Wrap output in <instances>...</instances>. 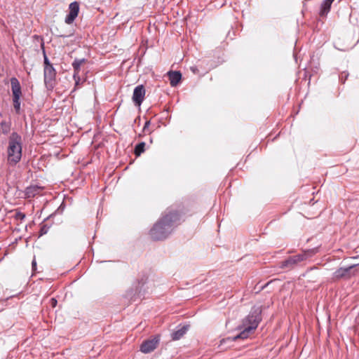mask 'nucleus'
<instances>
[{
    "label": "nucleus",
    "instance_id": "obj_19",
    "mask_svg": "<svg viewBox=\"0 0 359 359\" xmlns=\"http://www.w3.org/2000/svg\"><path fill=\"white\" fill-rule=\"evenodd\" d=\"M15 217L16 219L23 220L25 218V214L22 212H17Z\"/></svg>",
    "mask_w": 359,
    "mask_h": 359
},
{
    "label": "nucleus",
    "instance_id": "obj_1",
    "mask_svg": "<svg viewBox=\"0 0 359 359\" xmlns=\"http://www.w3.org/2000/svg\"><path fill=\"white\" fill-rule=\"evenodd\" d=\"M177 219V215L172 213L166 215L162 220L156 223L151 229L150 235L154 240H161L168 236L171 231V222Z\"/></svg>",
    "mask_w": 359,
    "mask_h": 359
},
{
    "label": "nucleus",
    "instance_id": "obj_15",
    "mask_svg": "<svg viewBox=\"0 0 359 359\" xmlns=\"http://www.w3.org/2000/svg\"><path fill=\"white\" fill-rule=\"evenodd\" d=\"M188 329H189V326L188 325H185V326H183L182 327H181L180 330L174 332L172 334V340H178V339H180V338H182L184 335V334L187 332Z\"/></svg>",
    "mask_w": 359,
    "mask_h": 359
},
{
    "label": "nucleus",
    "instance_id": "obj_17",
    "mask_svg": "<svg viewBox=\"0 0 359 359\" xmlns=\"http://www.w3.org/2000/svg\"><path fill=\"white\" fill-rule=\"evenodd\" d=\"M146 144L144 142H140L137 144L134 149V154L137 157L140 156L145 149Z\"/></svg>",
    "mask_w": 359,
    "mask_h": 359
},
{
    "label": "nucleus",
    "instance_id": "obj_23",
    "mask_svg": "<svg viewBox=\"0 0 359 359\" xmlns=\"http://www.w3.org/2000/svg\"><path fill=\"white\" fill-rule=\"evenodd\" d=\"M8 163L11 165H15L18 162H19L20 158H8Z\"/></svg>",
    "mask_w": 359,
    "mask_h": 359
},
{
    "label": "nucleus",
    "instance_id": "obj_16",
    "mask_svg": "<svg viewBox=\"0 0 359 359\" xmlns=\"http://www.w3.org/2000/svg\"><path fill=\"white\" fill-rule=\"evenodd\" d=\"M11 122L2 121L0 123L1 131L4 135H8L11 131Z\"/></svg>",
    "mask_w": 359,
    "mask_h": 359
},
{
    "label": "nucleus",
    "instance_id": "obj_14",
    "mask_svg": "<svg viewBox=\"0 0 359 359\" xmlns=\"http://www.w3.org/2000/svg\"><path fill=\"white\" fill-rule=\"evenodd\" d=\"M334 0H324L320 11V16H326L330 11L331 5Z\"/></svg>",
    "mask_w": 359,
    "mask_h": 359
},
{
    "label": "nucleus",
    "instance_id": "obj_2",
    "mask_svg": "<svg viewBox=\"0 0 359 359\" xmlns=\"http://www.w3.org/2000/svg\"><path fill=\"white\" fill-rule=\"evenodd\" d=\"M259 322V318L257 315H249L243 320L242 325L239 327V330H241V333L233 337V340L248 338L250 334L257 327Z\"/></svg>",
    "mask_w": 359,
    "mask_h": 359
},
{
    "label": "nucleus",
    "instance_id": "obj_12",
    "mask_svg": "<svg viewBox=\"0 0 359 359\" xmlns=\"http://www.w3.org/2000/svg\"><path fill=\"white\" fill-rule=\"evenodd\" d=\"M170 86H176L182 79V74L177 71H170L168 73Z\"/></svg>",
    "mask_w": 359,
    "mask_h": 359
},
{
    "label": "nucleus",
    "instance_id": "obj_11",
    "mask_svg": "<svg viewBox=\"0 0 359 359\" xmlns=\"http://www.w3.org/2000/svg\"><path fill=\"white\" fill-rule=\"evenodd\" d=\"M313 254V251H308V252H304L302 254H299V255L291 257L286 261V265H292V264H297L300 262L305 260L307 257L312 256Z\"/></svg>",
    "mask_w": 359,
    "mask_h": 359
},
{
    "label": "nucleus",
    "instance_id": "obj_18",
    "mask_svg": "<svg viewBox=\"0 0 359 359\" xmlns=\"http://www.w3.org/2000/svg\"><path fill=\"white\" fill-rule=\"evenodd\" d=\"M104 151V149L102 148V147H101L100 144H99L97 146V147H96L95 149V151L93 152V155L94 156H100V155H103V152Z\"/></svg>",
    "mask_w": 359,
    "mask_h": 359
},
{
    "label": "nucleus",
    "instance_id": "obj_25",
    "mask_svg": "<svg viewBox=\"0 0 359 359\" xmlns=\"http://www.w3.org/2000/svg\"><path fill=\"white\" fill-rule=\"evenodd\" d=\"M44 65L45 67H48V65H51L48 57L45 55L44 57Z\"/></svg>",
    "mask_w": 359,
    "mask_h": 359
},
{
    "label": "nucleus",
    "instance_id": "obj_21",
    "mask_svg": "<svg viewBox=\"0 0 359 359\" xmlns=\"http://www.w3.org/2000/svg\"><path fill=\"white\" fill-rule=\"evenodd\" d=\"M48 230V228L46 225L42 226L39 231L40 236H43L46 233H47Z\"/></svg>",
    "mask_w": 359,
    "mask_h": 359
},
{
    "label": "nucleus",
    "instance_id": "obj_4",
    "mask_svg": "<svg viewBox=\"0 0 359 359\" xmlns=\"http://www.w3.org/2000/svg\"><path fill=\"white\" fill-rule=\"evenodd\" d=\"M21 137L17 133H13L9 139L8 149V157L21 155Z\"/></svg>",
    "mask_w": 359,
    "mask_h": 359
},
{
    "label": "nucleus",
    "instance_id": "obj_7",
    "mask_svg": "<svg viewBox=\"0 0 359 359\" xmlns=\"http://www.w3.org/2000/svg\"><path fill=\"white\" fill-rule=\"evenodd\" d=\"M69 13L65 18L67 24H72L77 17L79 11V5L76 1L72 2L69 6Z\"/></svg>",
    "mask_w": 359,
    "mask_h": 359
},
{
    "label": "nucleus",
    "instance_id": "obj_20",
    "mask_svg": "<svg viewBox=\"0 0 359 359\" xmlns=\"http://www.w3.org/2000/svg\"><path fill=\"white\" fill-rule=\"evenodd\" d=\"M149 126H150V121H147L144 123V128H143V132L145 133H150L151 131L149 130Z\"/></svg>",
    "mask_w": 359,
    "mask_h": 359
},
{
    "label": "nucleus",
    "instance_id": "obj_13",
    "mask_svg": "<svg viewBox=\"0 0 359 359\" xmlns=\"http://www.w3.org/2000/svg\"><path fill=\"white\" fill-rule=\"evenodd\" d=\"M56 75V72L52 65L44 67V80L46 82L53 81Z\"/></svg>",
    "mask_w": 359,
    "mask_h": 359
},
{
    "label": "nucleus",
    "instance_id": "obj_3",
    "mask_svg": "<svg viewBox=\"0 0 359 359\" xmlns=\"http://www.w3.org/2000/svg\"><path fill=\"white\" fill-rule=\"evenodd\" d=\"M11 85L13 93V107L16 113H19L20 109V100L22 95L20 83L15 77H13L11 79Z\"/></svg>",
    "mask_w": 359,
    "mask_h": 359
},
{
    "label": "nucleus",
    "instance_id": "obj_5",
    "mask_svg": "<svg viewBox=\"0 0 359 359\" xmlns=\"http://www.w3.org/2000/svg\"><path fill=\"white\" fill-rule=\"evenodd\" d=\"M158 341L159 339L158 337L146 340L141 344L140 351L144 353H150L157 347Z\"/></svg>",
    "mask_w": 359,
    "mask_h": 359
},
{
    "label": "nucleus",
    "instance_id": "obj_26",
    "mask_svg": "<svg viewBox=\"0 0 359 359\" xmlns=\"http://www.w3.org/2000/svg\"><path fill=\"white\" fill-rule=\"evenodd\" d=\"M32 269L33 271H35L36 270V262L35 259H34L32 262Z\"/></svg>",
    "mask_w": 359,
    "mask_h": 359
},
{
    "label": "nucleus",
    "instance_id": "obj_24",
    "mask_svg": "<svg viewBox=\"0 0 359 359\" xmlns=\"http://www.w3.org/2000/svg\"><path fill=\"white\" fill-rule=\"evenodd\" d=\"M57 301L55 298H51L50 299L49 304L51 306L52 308H55L57 306Z\"/></svg>",
    "mask_w": 359,
    "mask_h": 359
},
{
    "label": "nucleus",
    "instance_id": "obj_6",
    "mask_svg": "<svg viewBox=\"0 0 359 359\" xmlns=\"http://www.w3.org/2000/svg\"><path fill=\"white\" fill-rule=\"evenodd\" d=\"M145 96V88L143 85H139L134 89L133 101L135 105L140 107Z\"/></svg>",
    "mask_w": 359,
    "mask_h": 359
},
{
    "label": "nucleus",
    "instance_id": "obj_10",
    "mask_svg": "<svg viewBox=\"0 0 359 359\" xmlns=\"http://www.w3.org/2000/svg\"><path fill=\"white\" fill-rule=\"evenodd\" d=\"M313 254V251H308V252H304L302 254H299V255L291 257L286 261V265H292V264H297L300 262L305 260L307 257L312 256Z\"/></svg>",
    "mask_w": 359,
    "mask_h": 359
},
{
    "label": "nucleus",
    "instance_id": "obj_27",
    "mask_svg": "<svg viewBox=\"0 0 359 359\" xmlns=\"http://www.w3.org/2000/svg\"><path fill=\"white\" fill-rule=\"evenodd\" d=\"M191 71H192V72H193V73H194V74H197V73H198V69H197V67H191Z\"/></svg>",
    "mask_w": 359,
    "mask_h": 359
},
{
    "label": "nucleus",
    "instance_id": "obj_9",
    "mask_svg": "<svg viewBox=\"0 0 359 359\" xmlns=\"http://www.w3.org/2000/svg\"><path fill=\"white\" fill-rule=\"evenodd\" d=\"M355 267V265H352L346 268H340L337 269L334 273V278H347L351 277L353 274V270Z\"/></svg>",
    "mask_w": 359,
    "mask_h": 359
},
{
    "label": "nucleus",
    "instance_id": "obj_22",
    "mask_svg": "<svg viewBox=\"0 0 359 359\" xmlns=\"http://www.w3.org/2000/svg\"><path fill=\"white\" fill-rule=\"evenodd\" d=\"M82 62H83V61H82V60H80V61H74V62H73V67H74V70H75L76 72H77V71H78V69H79V67H80V65H81V63H82Z\"/></svg>",
    "mask_w": 359,
    "mask_h": 359
},
{
    "label": "nucleus",
    "instance_id": "obj_8",
    "mask_svg": "<svg viewBox=\"0 0 359 359\" xmlns=\"http://www.w3.org/2000/svg\"><path fill=\"white\" fill-rule=\"evenodd\" d=\"M43 187L39 185H30L27 187L24 193L25 198H32L36 196L42 195Z\"/></svg>",
    "mask_w": 359,
    "mask_h": 359
}]
</instances>
